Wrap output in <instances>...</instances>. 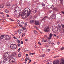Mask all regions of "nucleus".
<instances>
[{"label": "nucleus", "instance_id": "f257e3e1", "mask_svg": "<svg viewBox=\"0 0 64 64\" xmlns=\"http://www.w3.org/2000/svg\"><path fill=\"white\" fill-rule=\"evenodd\" d=\"M26 8L24 10L23 12L24 14H22V17L23 19H25L27 17H28L30 15L31 11L30 10V9L28 8L27 10Z\"/></svg>", "mask_w": 64, "mask_h": 64}, {"label": "nucleus", "instance_id": "f03ea898", "mask_svg": "<svg viewBox=\"0 0 64 64\" xmlns=\"http://www.w3.org/2000/svg\"><path fill=\"white\" fill-rule=\"evenodd\" d=\"M10 48L12 49H16L17 48V45L14 44H12L10 46Z\"/></svg>", "mask_w": 64, "mask_h": 64}, {"label": "nucleus", "instance_id": "7ed1b4c3", "mask_svg": "<svg viewBox=\"0 0 64 64\" xmlns=\"http://www.w3.org/2000/svg\"><path fill=\"white\" fill-rule=\"evenodd\" d=\"M10 53L6 52L4 54V58H6L7 57L9 56H10Z\"/></svg>", "mask_w": 64, "mask_h": 64}, {"label": "nucleus", "instance_id": "20e7f679", "mask_svg": "<svg viewBox=\"0 0 64 64\" xmlns=\"http://www.w3.org/2000/svg\"><path fill=\"white\" fill-rule=\"evenodd\" d=\"M15 62V60L14 58H10V63H13L14 62Z\"/></svg>", "mask_w": 64, "mask_h": 64}, {"label": "nucleus", "instance_id": "39448f33", "mask_svg": "<svg viewBox=\"0 0 64 64\" xmlns=\"http://www.w3.org/2000/svg\"><path fill=\"white\" fill-rule=\"evenodd\" d=\"M5 39L6 40H9L11 39V37L10 36L8 35H6L4 36Z\"/></svg>", "mask_w": 64, "mask_h": 64}, {"label": "nucleus", "instance_id": "423d86ee", "mask_svg": "<svg viewBox=\"0 0 64 64\" xmlns=\"http://www.w3.org/2000/svg\"><path fill=\"white\" fill-rule=\"evenodd\" d=\"M44 31L46 32H48L49 31V26L47 27L44 30Z\"/></svg>", "mask_w": 64, "mask_h": 64}, {"label": "nucleus", "instance_id": "0eeeda50", "mask_svg": "<svg viewBox=\"0 0 64 64\" xmlns=\"http://www.w3.org/2000/svg\"><path fill=\"white\" fill-rule=\"evenodd\" d=\"M52 30H53V31H57V30H58V28H57V27H56L55 26H54V28H52Z\"/></svg>", "mask_w": 64, "mask_h": 64}, {"label": "nucleus", "instance_id": "6e6552de", "mask_svg": "<svg viewBox=\"0 0 64 64\" xmlns=\"http://www.w3.org/2000/svg\"><path fill=\"white\" fill-rule=\"evenodd\" d=\"M59 60H57L53 62V64H59Z\"/></svg>", "mask_w": 64, "mask_h": 64}, {"label": "nucleus", "instance_id": "1a4fd4ad", "mask_svg": "<svg viewBox=\"0 0 64 64\" xmlns=\"http://www.w3.org/2000/svg\"><path fill=\"white\" fill-rule=\"evenodd\" d=\"M56 14H55L53 13L52 14V16L51 17V18L53 19H54L56 18Z\"/></svg>", "mask_w": 64, "mask_h": 64}, {"label": "nucleus", "instance_id": "9d476101", "mask_svg": "<svg viewBox=\"0 0 64 64\" xmlns=\"http://www.w3.org/2000/svg\"><path fill=\"white\" fill-rule=\"evenodd\" d=\"M53 34L52 33H50L48 39H51V38L52 37V36H53Z\"/></svg>", "mask_w": 64, "mask_h": 64}, {"label": "nucleus", "instance_id": "9b49d317", "mask_svg": "<svg viewBox=\"0 0 64 64\" xmlns=\"http://www.w3.org/2000/svg\"><path fill=\"white\" fill-rule=\"evenodd\" d=\"M34 24L36 25H39V22L38 21L36 20L35 21Z\"/></svg>", "mask_w": 64, "mask_h": 64}, {"label": "nucleus", "instance_id": "f8f14e48", "mask_svg": "<svg viewBox=\"0 0 64 64\" xmlns=\"http://www.w3.org/2000/svg\"><path fill=\"white\" fill-rule=\"evenodd\" d=\"M15 6H16V4H12V8L13 10H15Z\"/></svg>", "mask_w": 64, "mask_h": 64}, {"label": "nucleus", "instance_id": "ddd939ff", "mask_svg": "<svg viewBox=\"0 0 64 64\" xmlns=\"http://www.w3.org/2000/svg\"><path fill=\"white\" fill-rule=\"evenodd\" d=\"M8 58H6L5 59L3 60L2 62L4 64L5 63H6L7 61V60H8Z\"/></svg>", "mask_w": 64, "mask_h": 64}, {"label": "nucleus", "instance_id": "4468645a", "mask_svg": "<svg viewBox=\"0 0 64 64\" xmlns=\"http://www.w3.org/2000/svg\"><path fill=\"white\" fill-rule=\"evenodd\" d=\"M60 64H64V59H62L61 60V62Z\"/></svg>", "mask_w": 64, "mask_h": 64}, {"label": "nucleus", "instance_id": "2eb2a0df", "mask_svg": "<svg viewBox=\"0 0 64 64\" xmlns=\"http://www.w3.org/2000/svg\"><path fill=\"white\" fill-rule=\"evenodd\" d=\"M10 4L9 2H7L6 3V6L7 7H9L10 6Z\"/></svg>", "mask_w": 64, "mask_h": 64}, {"label": "nucleus", "instance_id": "dca6fc26", "mask_svg": "<svg viewBox=\"0 0 64 64\" xmlns=\"http://www.w3.org/2000/svg\"><path fill=\"white\" fill-rule=\"evenodd\" d=\"M58 30H60L61 29V26L60 24H58Z\"/></svg>", "mask_w": 64, "mask_h": 64}, {"label": "nucleus", "instance_id": "f3484780", "mask_svg": "<svg viewBox=\"0 0 64 64\" xmlns=\"http://www.w3.org/2000/svg\"><path fill=\"white\" fill-rule=\"evenodd\" d=\"M47 18H48V17L47 16H46L44 17V18L42 19V21L43 20L44 21H45Z\"/></svg>", "mask_w": 64, "mask_h": 64}, {"label": "nucleus", "instance_id": "a211bd4d", "mask_svg": "<svg viewBox=\"0 0 64 64\" xmlns=\"http://www.w3.org/2000/svg\"><path fill=\"white\" fill-rule=\"evenodd\" d=\"M61 35H63L64 36V29L63 30V31L60 32Z\"/></svg>", "mask_w": 64, "mask_h": 64}, {"label": "nucleus", "instance_id": "6ab92c4d", "mask_svg": "<svg viewBox=\"0 0 64 64\" xmlns=\"http://www.w3.org/2000/svg\"><path fill=\"white\" fill-rule=\"evenodd\" d=\"M17 55V53L16 52H14L12 54V55L13 56H15Z\"/></svg>", "mask_w": 64, "mask_h": 64}, {"label": "nucleus", "instance_id": "aec40b11", "mask_svg": "<svg viewBox=\"0 0 64 64\" xmlns=\"http://www.w3.org/2000/svg\"><path fill=\"white\" fill-rule=\"evenodd\" d=\"M5 13H9V10L7 9H6L4 10Z\"/></svg>", "mask_w": 64, "mask_h": 64}, {"label": "nucleus", "instance_id": "412c9836", "mask_svg": "<svg viewBox=\"0 0 64 64\" xmlns=\"http://www.w3.org/2000/svg\"><path fill=\"white\" fill-rule=\"evenodd\" d=\"M4 35H2L0 36L1 39H3V38H4Z\"/></svg>", "mask_w": 64, "mask_h": 64}, {"label": "nucleus", "instance_id": "4be33fe9", "mask_svg": "<svg viewBox=\"0 0 64 64\" xmlns=\"http://www.w3.org/2000/svg\"><path fill=\"white\" fill-rule=\"evenodd\" d=\"M5 17V16L4 15V14H2V18H3L4 19H5L6 18Z\"/></svg>", "mask_w": 64, "mask_h": 64}, {"label": "nucleus", "instance_id": "5701e85b", "mask_svg": "<svg viewBox=\"0 0 64 64\" xmlns=\"http://www.w3.org/2000/svg\"><path fill=\"white\" fill-rule=\"evenodd\" d=\"M4 5L2 4L0 6V8H3L4 7Z\"/></svg>", "mask_w": 64, "mask_h": 64}, {"label": "nucleus", "instance_id": "b1692460", "mask_svg": "<svg viewBox=\"0 0 64 64\" xmlns=\"http://www.w3.org/2000/svg\"><path fill=\"white\" fill-rule=\"evenodd\" d=\"M34 32L35 34H37V32L36 30H34Z\"/></svg>", "mask_w": 64, "mask_h": 64}, {"label": "nucleus", "instance_id": "393cba45", "mask_svg": "<svg viewBox=\"0 0 64 64\" xmlns=\"http://www.w3.org/2000/svg\"><path fill=\"white\" fill-rule=\"evenodd\" d=\"M21 54H18V57H21Z\"/></svg>", "mask_w": 64, "mask_h": 64}, {"label": "nucleus", "instance_id": "a878e982", "mask_svg": "<svg viewBox=\"0 0 64 64\" xmlns=\"http://www.w3.org/2000/svg\"><path fill=\"white\" fill-rule=\"evenodd\" d=\"M41 5L42 6V7H44V6H45V4L43 3H42Z\"/></svg>", "mask_w": 64, "mask_h": 64}, {"label": "nucleus", "instance_id": "bb28decb", "mask_svg": "<svg viewBox=\"0 0 64 64\" xmlns=\"http://www.w3.org/2000/svg\"><path fill=\"white\" fill-rule=\"evenodd\" d=\"M30 23H34V21H33V20H30Z\"/></svg>", "mask_w": 64, "mask_h": 64}, {"label": "nucleus", "instance_id": "cd10ccee", "mask_svg": "<svg viewBox=\"0 0 64 64\" xmlns=\"http://www.w3.org/2000/svg\"><path fill=\"white\" fill-rule=\"evenodd\" d=\"M45 56V54H43L42 55V57H44Z\"/></svg>", "mask_w": 64, "mask_h": 64}, {"label": "nucleus", "instance_id": "c85d7f7f", "mask_svg": "<svg viewBox=\"0 0 64 64\" xmlns=\"http://www.w3.org/2000/svg\"><path fill=\"white\" fill-rule=\"evenodd\" d=\"M62 28H64V25L63 24L62 25Z\"/></svg>", "mask_w": 64, "mask_h": 64}, {"label": "nucleus", "instance_id": "c756f323", "mask_svg": "<svg viewBox=\"0 0 64 64\" xmlns=\"http://www.w3.org/2000/svg\"><path fill=\"white\" fill-rule=\"evenodd\" d=\"M20 49H21V48H19L18 50V52H19L20 51Z\"/></svg>", "mask_w": 64, "mask_h": 64}, {"label": "nucleus", "instance_id": "7c9ffc66", "mask_svg": "<svg viewBox=\"0 0 64 64\" xmlns=\"http://www.w3.org/2000/svg\"><path fill=\"white\" fill-rule=\"evenodd\" d=\"M22 29L24 30H24H25L26 29V28H24V27H22Z\"/></svg>", "mask_w": 64, "mask_h": 64}, {"label": "nucleus", "instance_id": "2f4dec72", "mask_svg": "<svg viewBox=\"0 0 64 64\" xmlns=\"http://www.w3.org/2000/svg\"><path fill=\"white\" fill-rule=\"evenodd\" d=\"M18 47H20V44H17Z\"/></svg>", "mask_w": 64, "mask_h": 64}, {"label": "nucleus", "instance_id": "473e14b6", "mask_svg": "<svg viewBox=\"0 0 64 64\" xmlns=\"http://www.w3.org/2000/svg\"><path fill=\"white\" fill-rule=\"evenodd\" d=\"M61 50H63L64 49V47H62L61 48Z\"/></svg>", "mask_w": 64, "mask_h": 64}, {"label": "nucleus", "instance_id": "72a5a7b5", "mask_svg": "<svg viewBox=\"0 0 64 64\" xmlns=\"http://www.w3.org/2000/svg\"><path fill=\"white\" fill-rule=\"evenodd\" d=\"M3 12H0V14H3Z\"/></svg>", "mask_w": 64, "mask_h": 64}, {"label": "nucleus", "instance_id": "f704fd0d", "mask_svg": "<svg viewBox=\"0 0 64 64\" xmlns=\"http://www.w3.org/2000/svg\"><path fill=\"white\" fill-rule=\"evenodd\" d=\"M18 44H19V43H20V40H18Z\"/></svg>", "mask_w": 64, "mask_h": 64}, {"label": "nucleus", "instance_id": "c9c22d12", "mask_svg": "<svg viewBox=\"0 0 64 64\" xmlns=\"http://www.w3.org/2000/svg\"><path fill=\"white\" fill-rule=\"evenodd\" d=\"M36 29H37V30H38L39 31V28H38L37 27H36Z\"/></svg>", "mask_w": 64, "mask_h": 64}, {"label": "nucleus", "instance_id": "e433bc0d", "mask_svg": "<svg viewBox=\"0 0 64 64\" xmlns=\"http://www.w3.org/2000/svg\"><path fill=\"white\" fill-rule=\"evenodd\" d=\"M25 25H27V23L26 22H25L24 23Z\"/></svg>", "mask_w": 64, "mask_h": 64}, {"label": "nucleus", "instance_id": "4c0bfd02", "mask_svg": "<svg viewBox=\"0 0 64 64\" xmlns=\"http://www.w3.org/2000/svg\"><path fill=\"white\" fill-rule=\"evenodd\" d=\"M26 59L28 60H30V58H26Z\"/></svg>", "mask_w": 64, "mask_h": 64}, {"label": "nucleus", "instance_id": "58836bf2", "mask_svg": "<svg viewBox=\"0 0 64 64\" xmlns=\"http://www.w3.org/2000/svg\"><path fill=\"white\" fill-rule=\"evenodd\" d=\"M57 44L58 45H59V44H60V42H57Z\"/></svg>", "mask_w": 64, "mask_h": 64}, {"label": "nucleus", "instance_id": "ea45409f", "mask_svg": "<svg viewBox=\"0 0 64 64\" xmlns=\"http://www.w3.org/2000/svg\"><path fill=\"white\" fill-rule=\"evenodd\" d=\"M13 38H14V39H17V38H15V37L14 36L13 37Z\"/></svg>", "mask_w": 64, "mask_h": 64}, {"label": "nucleus", "instance_id": "a19ab883", "mask_svg": "<svg viewBox=\"0 0 64 64\" xmlns=\"http://www.w3.org/2000/svg\"><path fill=\"white\" fill-rule=\"evenodd\" d=\"M22 34V37H23V36L24 35V34H25L24 33V34Z\"/></svg>", "mask_w": 64, "mask_h": 64}, {"label": "nucleus", "instance_id": "79ce46f5", "mask_svg": "<svg viewBox=\"0 0 64 64\" xmlns=\"http://www.w3.org/2000/svg\"><path fill=\"white\" fill-rule=\"evenodd\" d=\"M6 17H9V15L8 14H7L6 15Z\"/></svg>", "mask_w": 64, "mask_h": 64}, {"label": "nucleus", "instance_id": "37998d69", "mask_svg": "<svg viewBox=\"0 0 64 64\" xmlns=\"http://www.w3.org/2000/svg\"><path fill=\"white\" fill-rule=\"evenodd\" d=\"M38 44H39L40 45H41V43H40V42H38Z\"/></svg>", "mask_w": 64, "mask_h": 64}, {"label": "nucleus", "instance_id": "c03bdc74", "mask_svg": "<svg viewBox=\"0 0 64 64\" xmlns=\"http://www.w3.org/2000/svg\"><path fill=\"white\" fill-rule=\"evenodd\" d=\"M19 26H20V27H22V26L20 25V24H19Z\"/></svg>", "mask_w": 64, "mask_h": 64}, {"label": "nucleus", "instance_id": "a18cd8bd", "mask_svg": "<svg viewBox=\"0 0 64 64\" xmlns=\"http://www.w3.org/2000/svg\"><path fill=\"white\" fill-rule=\"evenodd\" d=\"M21 44H23V41H22L21 42Z\"/></svg>", "mask_w": 64, "mask_h": 64}, {"label": "nucleus", "instance_id": "49530a36", "mask_svg": "<svg viewBox=\"0 0 64 64\" xmlns=\"http://www.w3.org/2000/svg\"><path fill=\"white\" fill-rule=\"evenodd\" d=\"M62 14H64V12L62 11L61 12Z\"/></svg>", "mask_w": 64, "mask_h": 64}, {"label": "nucleus", "instance_id": "de8ad7c7", "mask_svg": "<svg viewBox=\"0 0 64 64\" xmlns=\"http://www.w3.org/2000/svg\"><path fill=\"white\" fill-rule=\"evenodd\" d=\"M31 60H30L28 62V63H30V62H31Z\"/></svg>", "mask_w": 64, "mask_h": 64}, {"label": "nucleus", "instance_id": "09e8293b", "mask_svg": "<svg viewBox=\"0 0 64 64\" xmlns=\"http://www.w3.org/2000/svg\"><path fill=\"white\" fill-rule=\"evenodd\" d=\"M44 38H46L47 37V36L46 35H45L44 36Z\"/></svg>", "mask_w": 64, "mask_h": 64}, {"label": "nucleus", "instance_id": "8fccbe9b", "mask_svg": "<svg viewBox=\"0 0 64 64\" xmlns=\"http://www.w3.org/2000/svg\"><path fill=\"white\" fill-rule=\"evenodd\" d=\"M47 40H44V42H47Z\"/></svg>", "mask_w": 64, "mask_h": 64}, {"label": "nucleus", "instance_id": "3c124183", "mask_svg": "<svg viewBox=\"0 0 64 64\" xmlns=\"http://www.w3.org/2000/svg\"><path fill=\"white\" fill-rule=\"evenodd\" d=\"M56 36H57L56 34H54V37H56Z\"/></svg>", "mask_w": 64, "mask_h": 64}, {"label": "nucleus", "instance_id": "603ef678", "mask_svg": "<svg viewBox=\"0 0 64 64\" xmlns=\"http://www.w3.org/2000/svg\"><path fill=\"white\" fill-rule=\"evenodd\" d=\"M48 52H49L50 51V49H48Z\"/></svg>", "mask_w": 64, "mask_h": 64}, {"label": "nucleus", "instance_id": "864d4df0", "mask_svg": "<svg viewBox=\"0 0 64 64\" xmlns=\"http://www.w3.org/2000/svg\"><path fill=\"white\" fill-rule=\"evenodd\" d=\"M26 57H27V56H28V54H26Z\"/></svg>", "mask_w": 64, "mask_h": 64}, {"label": "nucleus", "instance_id": "5fc2aeb1", "mask_svg": "<svg viewBox=\"0 0 64 64\" xmlns=\"http://www.w3.org/2000/svg\"><path fill=\"white\" fill-rule=\"evenodd\" d=\"M10 55L9 56H8V57H10V58H11V57H12V56H10Z\"/></svg>", "mask_w": 64, "mask_h": 64}, {"label": "nucleus", "instance_id": "6e6d98bb", "mask_svg": "<svg viewBox=\"0 0 64 64\" xmlns=\"http://www.w3.org/2000/svg\"><path fill=\"white\" fill-rule=\"evenodd\" d=\"M53 7H54L53 6H51V8H53Z\"/></svg>", "mask_w": 64, "mask_h": 64}, {"label": "nucleus", "instance_id": "4d7b16f0", "mask_svg": "<svg viewBox=\"0 0 64 64\" xmlns=\"http://www.w3.org/2000/svg\"><path fill=\"white\" fill-rule=\"evenodd\" d=\"M25 40L26 41H28V39H25Z\"/></svg>", "mask_w": 64, "mask_h": 64}, {"label": "nucleus", "instance_id": "13d9d810", "mask_svg": "<svg viewBox=\"0 0 64 64\" xmlns=\"http://www.w3.org/2000/svg\"><path fill=\"white\" fill-rule=\"evenodd\" d=\"M48 43H50V40H48Z\"/></svg>", "mask_w": 64, "mask_h": 64}, {"label": "nucleus", "instance_id": "bf43d9fd", "mask_svg": "<svg viewBox=\"0 0 64 64\" xmlns=\"http://www.w3.org/2000/svg\"><path fill=\"white\" fill-rule=\"evenodd\" d=\"M25 62H27V59H25Z\"/></svg>", "mask_w": 64, "mask_h": 64}, {"label": "nucleus", "instance_id": "052dcab7", "mask_svg": "<svg viewBox=\"0 0 64 64\" xmlns=\"http://www.w3.org/2000/svg\"><path fill=\"white\" fill-rule=\"evenodd\" d=\"M42 42H44V40H42Z\"/></svg>", "mask_w": 64, "mask_h": 64}, {"label": "nucleus", "instance_id": "680f3d73", "mask_svg": "<svg viewBox=\"0 0 64 64\" xmlns=\"http://www.w3.org/2000/svg\"><path fill=\"white\" fill-rule=\"evenodd\" d=\"M37 12V10H36L35 11V13H36Z\"/></svg>", "mask_w": 64, "mask_h": 64}, {"label": "nucleus", "instance_id": "e2e57ef3", "mask_svg": "<svg viewBox=\"0 0 64 64\" xmlns=\"http://www.w3.org/2000/svg\"><path fill=\"white\" fill-rule=\"evenodd\" d=\"M34 28H36V27H37L36 26H34Z\"/></svg>", "mask_w": 64, "mask_h": 64}, {"label": "nucleus", "instance_id": "0e129e2a", "mask_svg": "<svg viewBox=\"0 0 64 64\" xmlns=\"http://www.w3.org/2000/svg\"><path fill=\"white\" fill-rule=\"evenodd\" d=\"M60 1L62 3V2H63V1L62 0H60Z\"/></svg>", "mask_w": 64, "mask_h": 64}, {"label": "nucleus", "instance_id": "69168bd1", "mask_svg": "<svg viewBox=\"0 0 64 64\" xmlns=\"http://www.w3.org/2000/svg\"><path fill=\"white\" fill-rule=\"evenodd\" d=\"M16 11H17V10H15V11H14V12H15H15H16Z\"/></svg>", "mask_w": 64, "mask_h": 64}, {"label": "nucleus", "instance_id": "338daca9", "mask_svg": "<svg viewBox=\"0 0 64 64\" xmlns=\"http://www.w3.org/2000/svg\"><path fill=\"white\" fill-rule=\"evenodd\" d=\"M17 22H20V21H19V20H18L17 21Z\"/></svg>", "mask_w": 64, "mask_h": 64}, {"label": "nucleus", "instance_id": "774afa93", "mask_svg": "<svg viewBox=\"0 0 64 64\" xmlns=\"http://www.w3.org/2000/svg\"><path fill=\"white\" fill-rule=\"evenodd\" d=\"M15 33L16 34H17V32H15Z\"/></svg>", "mask_w": 64, "mask_h": 64}]
</instances>
